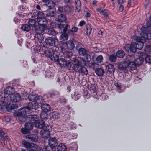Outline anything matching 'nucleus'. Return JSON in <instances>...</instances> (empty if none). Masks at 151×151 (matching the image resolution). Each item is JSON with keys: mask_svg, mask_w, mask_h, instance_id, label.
<instances>
[{"mask_svg": "<svg viewBox=\"0 0 151 151\" xmlns=\"http://www.w3.org/2000/svg\"><path fill=\"white\" fill-rule=\"evenodd\" d=\"M0 97L1 98L0 100V105L1 106L0 107L1 111H4L6 110L9 112L12 109H16L17 108L18 106L16 104H13L10 106V102L11 101L10 96H6L2 94L1 95Z\"/></svg>", "mask_w": 151, "mask_h": 151, "instance_id": "nucleus-1", "label": "nucleus"}, {"mask_svg": "<svg viewBox=\"0 0 151 151\" xmlns=\"http://www.w3.org/2000/svg\"><path fill=\"white\" fill-rule=\"evenodd\" d=\"M69 69L72 70L76 72L81 73L84 75L88 74V72L86 68L83 66H82L77 63H73L71 62V64Z\"/></svg>", "mask_w": 151, "mask_h": 151, "instance_id": "nucleus-2", "label": "nucleus"}, {"mask_svg": "<svg viewBox=\"0 0 151 151\" xmlns=\"http://www.w3.org/2000/svg\"><path fill=\"white\" fill-rule=\"evenodd\" d=\"M57 27L63 33L60 37V39L63 41L67 40L68 38V34H67L66 32L68 28H70V26L68 24H60L57 25Z\"/></svg>", "mask_w": 151, "mask_h": 151, "instance_id": "nucleus-3", "label": "nucleus"}, {"mask_svg": "<svg viewBox=\"0 0 151 151\" xmlns=\"http://www.w3.org/2000/svg\"><path fill=\"white\" fill-rule=\"evenodd\" d=\"M41 54H45L47 57H49L51 60L52 61H56L58 59V54L53 53L51 50L49 49L46 50H43V52L40 53Z\"/></svg>", "mask_w": 151, "mask_h": 151, "instance_id": "nucleus-4", "label": "nucleus"}, {"mask_svg": "<svg viewBox=\"0 0 151 151\" xmlns=\"http://www.w3.org/2000/svg\"><path fill=\"white\" fill-rule=\"evenodd\" d=\"M41 118L42 120H38L35 122V127L38 128L42 129L44 127H45V122L43 120H46L47 119V115L46 114H41L40 115Z\"/></svg>", "mask_w": 151, "mask_h": 151, "instance_id": "nucleus-5", "label": "nucleus"}, {"mask_svg": "<svg viewBox=\"0 0 151 151\" xmlns=\"http://www.w3.org/2000/svg\"><path fill=\"white\" fill-rule=\"evenodd\" d=\"M14 114L18 117L19 120L22 122H25L26 119L25 118L26 112L24 109H21L19 111L16 112Z\"/></svg>", "mask_w": 151, "mask_h": 151, "instance_id": "nucleus-6", "label": "nucleus"}, {"mask_svg": "<svg viewBox=\"0 0 151 151\" xmlns=\"http://www.w3.org/2000/svg\"><path fill=\"white\" fill-rule=\"evenodd\" d=\"M78 52L80 55L85 57L87 62H89L91 60V56L89 54V52L88 50L82 47L79 50Z\"/></svg>", "mask_w": 151, "mask_h": 151, "instance_id": "nucleus-7", "label": "nucleus"}, {"mask_svg": "<svg viewBox=\"0 0 151 151\" xmlns=\"http://www.w3.org/2000/svg\"><path fill=\"white\" fill-rule=\"evenodd\" d=\"M54 61L57 62L58 64L62 67L69 68L71 66V61H69V60H68V61H67L64 59L63 58H60V59H59V57L58 56V60Z\"/></svg>", "mask_w": 151, "mask_h": 151, "instance_id": "nucleus-8", "label": "nucleus"}, {"mask_svg": "<svg viewBox=\"0 0 151 151\" xmlns=\"http://www.w3.org/2000/svg\"><path fill=\"white\" fill-rule=\"evenodd\" d=\"M134 42H132L130 44H126L124 47V49L126 52L129 53V52L132 53H135L137 51V48Z\"/></svg>", "mask_w": 151, "mask_h": 151, "instance_id": "nucleus-9", "label": "nucleus"}, {"mask_svg": "<svg viewBox=\"0 0 151 151\" xmlns=\"http://www.w3.org/2000/svg\"><path fill=\"white\" fill-rule=\"evenodd\" d=\"M49 126L44 127L42 129L40 132V134L41 136L45 139L48 138L50 136V131Z\"/></svg>", "mask_w": 151, "mask_h": 151, "instance_id": "nucleus-10", "label": "nucleus"}, {"mask_svg": "<svg viewBox=\"0 0 151 151\" xmlns=\"http://www.w3.org/2000/svg\"><path fill=\"white\" fill-rule=\"evenodd\" d=\"M144 37L141 36H139L136 37V41L134 42L135 45L137 49L141 50L143 46V41Z\"/></svg>", "mask_w": 151, "mask_h": 151, "instance_id": "nucleus-11", "label": "nucleus"}, {"mask_svg": "<svg viewBox=\"0 0 151 151\" xmlns=\"http://www.w3.org/2000/svg\"><path fill=\"white\" fill-rule=\"evenodd\" d=\"M31 15L32 18L35 19H37V21L40 19L43 18L44 16L45 15L41 12L37 10H35L31 13Z\"/></svg>", "mask_w": 151, "mask_h": 151, "instance_id": "nucleus-12", "label": "nucleus"}, {"mask_svg": "<svg viewBox=\"0 0 151 151\" xmlns=\"http://www.w3.org/2000/svg\"><path fill=\"white\" fill-rule=\"evenodd\" d=\"M45 43L47 46H52L54 45L56 42L58 41L57 38H52L50 37H48L45 39Z\"/></svg>", "mask_w": 151, "mask_h": 151, "instance_id": "nucleus-13", "label": "nucleus"}, {"mask_svg": "<svg viewBox=\"0 0 151 151\" xmlns=\"http://www.w3.org/2000/svg\"><path fill=\"white\" fill-rule=\"evenodd\" d=\"M75 44H76V41L73 39H70L65 42L66 47L70 50H73Z\"/></svg>", "mask_w": 151, "mask_h": 151, "instance_id": "nucleus-14", "label": "nucleus"}, {"mask_svg": "<svg viewBox=\"0 0 151 151\" xmlns=\"http://www.w3.org/2000/svg\"><path fill=\"white\" fill-rule=\"evenodd\" d=\"M58 144L57 140L55 138L50 137L48 140V144L52 149L55 150Z\"/></svg>", "mask_w": 151, "mask_h": 151, "instance_id": "nucleus-15", "label": "nucleus"}, {"mask_svg": "<svg viewBox=\"0 0 151 151\" xmlns=\"http://www.w3.org/2000/svg\"><path fill=\"white\" fill-rule=\"evenodd\" d=\"M12 101L14 102H17L19 101L21 99V96L19 94L17 93H12L10 95Z\"/></svg>", "mask_w": 151, "mask_h": 151, "instance_id": "nucleus-16", "label": "nucleus"}, {"mask_svg": "<svg viewBox=\"0 0 151 151\" xmlns=\"http://www.w3.org/2000/svg\"><path fill=\"white\" fill-rule=\"evenodd\" d=\"M45 28L44 26L38 24L35 26L34 29L36 34H42L45 30Z\"/></svg>", "mask_w": 151, "mask_h": 151, "instance_id": "nucleus-17", "label": "nucleus"}, {"mask_svg": "<svg viewBox=\"0 0 151 151\" xmlns=\"http://www.w3.org/2000/svg\"><path fill=\"white\" fill-rule=\"evenodd\" d=\"M34 39L37 43H41L42 42L44 37L42 34H36L34 36Z\"/></svg>", "mask_w": 151, "mask_h": 151, "instance_id": "nucleus-18", "label": "nucleus"}, {"mask_svg": "<svg viewBox=\"0 0 151 151\" xmlns=\"http://www.w3.org/2000/svg\"><path fill=\"white\" fill-rule=\"evenodd\" d=\"M105 68L106 72L110 74L113 73L115 71L114 65L111 64L106 65Z\"/></svg>", "mask_w": 151, "mask_h": 151, "instance_id": "nucleus-19", "label": "nucleus"}, {"mask_svg": "<svg viewBox=\"0 0 151 151\" xmlns=\"http://www.w3.org/2000/svg\"><path fill=\"white\" fill-rule=\"evenodd\" d=\"M127 64L124 63H121L119 64L118 68L120 71H122L124 73H127Z\"/></svg>", "mask_w": 151, "mask_h": 151, "instance_id": "nucleus-20", "label": "nucleus"}, {"mask_svg": "<svg viewBox=\"0 0 151 151\" xmlns=\"http://www.w3.org/2000/svg\"><path fill=\"white\" fill-rule=\"evenodd\" d=\"M42 111L46 113L50 111V106L48 104H42L40 106Z\"/></svg>", "mask_w": 151, "mask_h": 151, "instance_id": "nucleus-21", "label": "nucleus"}, {"mask_svg": "<svg viewBox=\"0 0 151 151\" xmlns=\"http://www.w3.org/2000/svg\"><path fill=\"white\" fill-rule=\"evenodd\" d=\"M25 108L28 110H30L31 109L37 110L40 107L37 103H34L32 104L31 102H29L28 103L27 106Z\"/></svg>", "mask_w": 151, "mask_h": 151, "instance_id": "nucleus-22", "label": "nucleus"}, {"mask_svg": "<svg viewBox=\"0 0 151 151\" xmlns=\"http://www.w3.org/2000/svg\"><path fill=\"white\" fill-rule=\"evenodd\" d=\"M38 116L36 115H31L27 116V119L33 124L38 120Z\"/></svg>", "mask_w": 151, "mask_h": 151, "instance_id": "nucleus-23", "label": "nucleus"}, {"mask_svg": "<svg viewBox=\"0 0 151 151\" xmlns=\"http://www.w3.org/2000/svg\"><path fill=\"white\" fill-rule=\"evenodd\" d=\"M14 91V88L11 86H9L6 87L4 90V94L3 95H5V96H10Z\"/></svg>", "mask_w": 151, "mask_h": 151, "instance_id": "nucleus-24", "label": "nucleus"}, {"mask_svg": "<svg viewBox=\"0 0 151 151\" xmlns=\"http://www.w3.org/2000/svg\"><path fill=\"white\" fill-rule=\"evenodd\" d=\"M26 138L30 141L36 142L37 141L38 137L36 134H29L27 135Z\"/></svg>", "mask_w": 151, "mask_h": 151, "instance_id": "nucleus-25", "label": "nucleus"}, {"mask_svg": "<svg viewBox=\"0 0 151 151\" xmlns=\"http://www.w3.org/2000/svg\"><path fill=\"white\" fill-rule=\"evenodd\" d=\"M38 24L41 25L42 26H44V27H46V26L47 23V21L45 17V15L44 16V17L41 18L39 19L37 21Z\"/></svg>", "mask_w": 151, "mask_h": 151, "instance_id": "nucleus-26", "label": "nucleus"}, {"mask_svg": "<svg viewBox=\"0 0 151 151\" xmlns=\"http://www.w3.org/2000/svg\"><path fill=\"white\" fill-rule=\"evenodd\" d=\"M30 150L28 151H39L40 150V149L38 146L36 144L32 143L30 147ZM21 151H26L24 149H22Z\"/></svg>", "mask_w": 151, "mask_h": 151, "instance_id": "nucleus-27", "label": "nucleus"}, {"mask_svg": "<svg viewBox=\"0 0 151 151\" xmlns=\"http://www.w3.org/2000/svg\"><path fill=\"white\" fill-rule=\"evenodd\" d=\"M49 116L51 119L55 120L59 118V114L57 111H54L49 114Z\"/></svg>", "mask_w": 151, "mask_h": 151, "instance_id": "nucleus-28", "label": "nucleus"}, {"mask_svg": "<svg viewBox=\"0 0 151 151\" xmlns=\"http://www.w3.org/2000/svg\"><path fill=\"white\" fill-rule=\"evenodd\" d=\"M127 68L131 70H133L136 68V64L134 61L129 62L127 64Z\"/></svg>", "mask_w": 151, "mask_h": 151, "instance_id": "nucleus-29", "label": "nucleus"}, {"mask_svg": "<svg viewBox=\"0 0 151 151\" xmlns=\"http://www.w3.org/2000/svg\"><path fill=\"white\" fill-rule=\"evenodd\" d=\"M58 22H65L66 20V17L65 15L64 14H60L58 17Z\"/></svg>", "mask_w": 151, "mask_h": 151, "instance_id": "nucleus-30", "label": "nucleus"}, {"mask_svg": "<svg viewBox=\"0 0 151 151\" xmlns=\"http://www.w3.org/2000/svg\"><path fill=\"white\" fill-rule=\"evenodd\" d=\"M90 90L92 96L94 97L97 95L96 87L95 85H91L90 87Z\"/></svg>", "mask_w": 151, "mask_h": 151, "instance_id": "nucleus-31", "label": "nucleus"}, {"mask_svg": "<svg viewBox=\"0 0 151 151\" xmlns=\"http://www.w3.org/2000/svg\"><path fill=\"white\" fill-rule=\"evenodd\" d=\"M96 74L98 76H102L104 73V71L103 69L100 68H96L95 70Z\"/></svg>", "mask_w": 151, "mask_h": 151, "instance_id": "nucleus-32", "label": "nucleus"}, {"mask_svg": "<svg viewBox=\"0 0 151 151\" xmlns=\"http://www.w3.org/2000/svg\"><path fill=\"white\" fill-rule=\"evenodd\" d=\"M67 150L66 146L63 143H60L57 148V151H66Z\"/></svg>", "mask_w": 151, "mask_h": 151, "instance_id": "nucleus-33", "label": "nucleus"}, {"mask_svg": "<svg viewBox=\"0 0 151 151\" xmlns=\"http://www.w3.org/2000/svg\"><path fill=\"white\" fill-rule=\"evenodd\" d=\"M40 97H41L40 96L37 95H31L29 96L28 99L31 101H35L39 100Z\"/></svg>", "mask_w": 151, "mask_h": 151, "instance_id": "nucleus-34", "label": "nucleus"}, {"mask_svg": "<svg viewBox=\"0 0 151 151\" xmlns=\"http://www.w3.org/2000/svg\"><path fill=\"white\" fill-rule=\"evenodd\" d=\"M34 124L31 122H27L25 124V128L29 130H32Z\"/></svg>", "mask_w": 151, "mask_h": 151, "instance_id": "nucleus-35", "label": "nucleus"}, {"mask_svg": "<svg viewBox=\"0 0 151 151\" xmlns=\"http://www.w3.org/2000/svg\"><path fill=\"white\" fill-rule=\"evenodd\" d=\"M78 28L75 26H73L71 28V29H68V33L69 35H73L74 33L77 32Z\"/></svg>", "mask_w": 151, "mask_h": 151, "instance_id": "nucleus-36", "label": "nucleus"}, {"mask_svg": "<svg viewBox=\"0 0 151 151\" xmlns=\"http://www.w3.org/2000/svg\"><path fill=\"white\" fill-rule=\"evenodd\" d=\"M34 49L35 52L37 53H38L39 52H43L44 50L43 49V47L40 46L39 45H36Z\"/></svg>", "mask_w": 151, "mask_h": 151, "instance_id": "nucleus-37", "label": "nucleus"}, {"mask_svg": "<svg viewBox=\"0 0 151 151\" xmlns=\"http://www.w3.org/2000/svg\"><path fill=\"white\" fill-rule=\"evenodd\" d=\"M37 22L34 19H29L28 21V24L30 27H35L36 26V24Z\"/></svg>", "mask_w": 151, "mask_h": 151, "instance_id": "nucleus-38", "label": "nucleus"}, {"mask_svg": "<svg viewBox=\"0 0 151 151\" xmlns=\"http://www.w3.org/2000/svg\"><path fill=\"white\" fill-rule=\"evenodd\" d=\"M80 97V95L78 93L74 92L71 94V97L75 101L78 100Z\"/></svg>", "mask_w": 151, "mask_h": 151, "instance_id": "nucleus-39", "label": "nucleus"}, {"mask_svg": "<svg viewBox=\"0 0 151 151\" xmlns=\"http://www.w3.org/2000/svg\"><path fill=\"white\" fill-rule=\"evenodd\" d=\"M125 55L124 52L122 50H119L116 53V57L120 58H123Z\"/></svg>", "mask_w": 151, "mask_h": 151, "instance_id": "nucleus-40", "label": "nucleus"}, {"mask_svg": "<svg viewBox=\"0 0 151 151\" xmlns=\"http://www.w3.org/2000/svg\"><path fill=\"white\" fill-rule=\"evenodd\" d=\"M103 60V57L102 55H99L97 56L94 61V63H101Z\"/></svg>", "mask_w": 151, "mask_h": 151, "instance_id": "nucleus-41", "label": "nucleus"}, {"mask_svg": "<svg viewBox=\"0 0 151 151\" xmlns=\"http://www.w3.org/2000/svg\"><path fill=\"white\" fill-rule=\"evenodd\" d=\"M55 14V11L52 9H49L47 11L46 15L47 17H54Z\"/></svg>", "mask_w": 151, "mask_h": 151, "instance_id": "nucleus-42", "label": "nucleus"}, {"mask_svg": "<svg viewBox=\"0 0 151 151\" xmlns=\"http://www.w3.org/2000/svg\"><path fill=\"white\" fill-rule=\"evenodd\" d=\"M73 56L72 53L71 52L66 51L63 53V56L65 58H70Z\"/></svg>", "mask_w": 151, "mask_h": 151, "instance_id": "nucleus-43", "label": "nucleus"}, {"mask_svg": "<svg viewBox=\"0 0 151 151\" xmlns=\"http://www.w3.org/2000/svg\"><path fill=\"white\" fill-rule=\"evenodd\" d=\"M22 30L26 32L29 31L31 29L29 25L23 24L21 28Z\"/></svg>", "mask_w": 151, "mask_h": 151, "instance_id": "nucleus-44", "label": "nucleus"}, {"mask_svg": "<svg viewBox=\"0 0 151 151\" xmlns=\"http://www.w3.org/2000/svg\"><path fill=\"white\" fill-rule=\"evenodd\" d=\"M109 60L111 62H115L116 60V56L114 55H110L109 56Z\"/></svg>", "mask_w": 151, "mask_h": 151, "instance_id": "nucleus-45", "label": "nucleus"}, {"mask_svg": "<svg viewBox=\"0 0 151 151\" xmlns=\"http://www.w3.org/2000/svg\"><path fill=\"white\" fill-rule=\"evenodd\" d=\"M47 33L49 35L53 36H55L56 33L54 29L52 28H49L47 29Z\"/></svg>", "mask_w": 151, "mask_h": 151, "instance_id": "nucleus-46", "label": "nucleus"}, {"mask_svg": "<svg viewBox=\"0 0 151 151\" xmlns=\"http://www.w3.org/2000/svg\"><path fill=\"white\" fill-rule=\"evenodd\" d=\"M86 33L88 35H89L91 33L92 28L91 27L90 24H87L86 25Z\"/></svg>", "mask_w": 151, "mask_h": 151, "instance_id": "nucleus-47", "label": "nucleus"}, {"mask_svg": "<svg viewBox=\"0 0 151 151\" xmlns=\"http://www.w3.org/2000/svg\"><path fill=\"white\" fill-rule=\"evenodd\" d=\"M22 144L26 148L30 149L32 143H30L26 141H23L22 142Z\"/></svg>", "mask_w": 151, "mask_h": 151, "instance_id": "nucleus-48", "label": "nucleus"}, {"mask_svg": "<svg viewBox=\"0 0 151 151\" xmlns=\"http://www.w3.org/2000/svg\"><path fill=\"white\" fill-rule=\"evenodd\" d=\"M49 94L51 97H52L58 95L59 94V93L58 91H54L49 93Z\"/></svg>", "mask_w": 151, "mask_h": 151, "instance_id": "nucleus-49", "label": "nucleus"}, {"mask_svg": "<svg viewBox=\"0 0 151 151\" xmlns=\"http://www.w3.org/2000/svg\"><path fill=\"white\" fill-rule=\"evenodd\" d=\"M143 60L144 59L143 58H139L135 60L134 62L136 63V65H139L142 63L143 62Z\"/></svg>", "mask_w": 151, "mask_h": 151, "instance_id": "nucleus-50", "label": "nucleus"}, {"mask_svg": "<svg viewBox=\"0 0 151 151\" xmlns=\"http://www.w3.org/2000/svg\"><path fill=\"white\" fill-rule=\"evenodd\" d=\"M72 8L71 7L68 6H66L64 8V12L65 14L70 13L71 12Z\"/></svg>", "mask_w": 151, "mask_h": 151, "instance_id": "nucleus-51", "label": "nucleus"}, {"mask_svg": "<svg viewBox=\"0 0 151 151\" xmlns=\"http://www.w3.org/2000/svg\"><path fill=\"white\" fill-rule=\"evenodd\" d=\"M47 6L49 7L50 9H52L55 6V4L53 1H49L47 3Z\"/></svg>", "mask_w": 151, "mask_h": 151, "instance_id": "nucleus-52", "label": "nucleus"}, {"mask_svg": "<svg viewBox=\"0 0 151 151\" xmlns=\"http://www.w3.org/2000/svg\"><path fill=\"white\" fill-rule=\"evenodd\" d=\"M76 10L78 12H79L80 10V6L81 5L80 1L77 0V1H76Z\"/></svg>", "mask_w": 151, "mask_h": 151, "instance_id": "nucleus-53", "label": "nucleus"}, {"mask_svg": "<svg viewBox=\"0 0 151 151\" xmlns=\"http://www.w3.org/2000/svg\"><path fill=\"white\" fill-rule=\"evenodd\" d=\"M76 48L78 51L80 49L82 48V44L81 43L77 42L76 41Z\"/></svg>", "mask_w": 151, "mask_h": 151, "instance_id": "nucleus-54", "label": "nucleus"}, {"mask_svg": "<svg viewBox=\"0 0 151 151\" xmlns=\"http://www.w3.org/2000/svg\"><path fill=\"white\" fill-rule=\"evenodd\" d=\"M78 64L82 66L83 63L85 62V61L81 57H78L77 59Z\"/></svg>", "mask_w": 151, "mask_h": 151, "instance_id": "nucleus-55", "label": "nucleus"}, {"mask_svg": "<svg viewBox=\"0 0 151 151\" xmlns=\"http://www.w3.org/2000/svg\"><path fill=\"white\" fill-rule=\"evenodd\" d=\"M50 49L52 52L55 54H57V52L59 50V48L56 46H53Z\"/></svg>", "mask_w": 151, "mask_h": 151, "instance_id": "nucleus-56", "label": "nucleus"}, {"mask_svg": "<svg viewBox=\"0 0 151 151\" xmlns=\"http://www.w3.org/2000/svg\"><path fill=\"white\" fill-rule=\"evenodd\" d=\"M144 36L145 38H146L147 40L151 39V33L150 32L144 33Z\"/></svg>", "mask_w": 151, "mask_h": 151, "instance_id": "nucleus-57", "label": "nucleus"}, {"mask_svg": "<svg viewBox=\"0 0 151 151\" xmlns=\"http://www.w3.org/2000/svg\"><path fill=\"white\" fill-rule=\"evenodd\" d=\"M145 61L149 63H151V55H147L145 58Z\"/></svg>", "mask_w": 151, "mask_h": 151, "instance_id": "nucleus-58", "label": "nucleus"}, {"mask_svg": "<svg viewBox=\"0 0 151 151\" xmlns=\"http://www.w3.org/2000/svg\"><path fill=\"white\" fill-rule=\"evenodd\" d=\"M21 132L23 134H27L29 132V130L24 128H22L21 130Z\"/></svg>", "mask_w": 151, "mask_h": 151, "instance_id": "nucleus-59", "label": "nucleus"}, {"mask_svg": "<svg viewBox=\"0 0 151 151\" xmlns=\"http://www.w3.org/2000/svg\"><path fill=\"white\" fill-rule=\"evenodd\" d=\"M100 98L102 100H105L108 98V96L105 93H102L100 95Z\"/></svg>", "mask_w": 151, "mask_h": 151, "instance_id": "nucleus-60", "label": "nucleus"}, {"mask_svg": "<svg viewBox=\"0 0 151 151\" xmlns=\"http://www.w3.org/2000/svg\"><path fill=\"white\" fill-rule=\"evenodd\" d=\"M43 149L44 151H52L54 150L52 149V148L50 146H45Z\"/></svg>", "mask_w": 151, "mask_h": 151, "instance_id": "nucleus-61", "label": "nucleus"}, {"mask_svg": "<svg viewBox=\"0 0 151 151\" xmlns=\"http://www.w3.org/2000/svg\"><path fill=\"white\" fill-rule=\"evenodd\" d=\"M101 14L106 18H107L108 17L107 12L106 10H104Z\"/></svg>", "mask_w": 151, "mask_h": 151, "instance_id": "nucleus-62", "label": "nucleus"}, {"mask_svg": "<svg viewBox=\"0 0 151 151\" xmlns=\"http://www.w3.org/2000/svg\"><path fill=\"white\" fill-rule=\"evenodd\" d=\"M64 9L62 7L60 6L58 7V12L59 13H61L64 11Z\"/></svg>", "mask_w": 151, "mask_h": 151, "instance_id": "nucleus-63", "label": "nucleus"}, {"mask_svg": "<svg viewBox=\"0 0 151 151\" xmlns=\"http://www.w3.org/2000/svg\"><path fill=\"white\" fill-rule=\"evenodd\" d=\"M5 138L4 137H2L0 139V142L3 145H5Z\"/></svg>", "mask_w": 151, "mask_h": 151, "instance_id": "nucleus-64", "label": "nucleus"}]
</instances>
